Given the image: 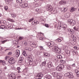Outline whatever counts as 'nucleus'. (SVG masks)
<instances>
[{"mask_svg": "<svg viewBox=\"0 0 79 79\" xmlns=\"http://www.w3.org/2000/svg\"><path fill=\"white\" fill-rule=\"evenodd\" d=\"M13 43L14 44V45H17V44H18V41H16L15 40L14 41Z\"/></svg>", "mask_w": 79, "mask_h": 79, "instance_id": "obj_31", "label": "nucleus"}, {"mask_svg": "<svg viewBox=\"0 0 79 79\" xmlns=\"http://www.w3.org/2000/svg\"><path fill=\"white\" fill-rule=\"evenodd\" d=\"M0 49H1V50H3V48H2V47L0 46Z\"/></svg>", "mask_w": 79, "mask_h": 79, "instance_id": "obj_62", "label": "nucleus"}, {"mask_svg": "<svg viewBox=\"0 0 79 79\" xmlns=\"http://www.w3.org/2000/svg\"><path fill=\"white\" fill-rule=\"evenodd\" d=\"M60 61L61 63H63V64H64V63H66V61H64V60H60Z\"/></svg>", "mask_w": 79, "mask_h": 79, "instance_id": "obj_34", "label": "nucleus"}, {"mask_svg": "<svg viewBox=\"0 0 79 79\" xmlns=\"http://www.w3.org/2000/svg\"><path fill=\"white\" fill-rule=\"evenodd\" d=\"M9 77L10 79H16V76H15V74L14 73H12V74H10L9 75Z\"/></svg>", "mask_w": 79, "mask_h": 79, "instance_id": "obj_7", "label": "nucleus"}, {"mask_svg": "<svg viewBox=\"0 0 79 79\" xmlns=\"http://www.w3.org/2000/svg\"><path fill=\"white\" fill-rule=\"evenodd\" d=\"M60 10L62 12H64H64H66V11H67V9L66 8H61Z\"/></svg>", "mask_w": 79, "mask_h": 79, "instance_id": "obj_15", "label": "nucleus"}, {"mask_svg": "<svg viewBox=\"0 0 79 79\" xmlns=\"http://www.w3.org/2000/svg\"><path fill=\"white\" fill-rule=\"evenodd\" d=\"M46 64V61H45L43 62V63L40 64V66L41 67H43L44 66H45V64Z\"/></svg>", "mask_w": 79, "mask_h": 79, "instance_id": "obj_21", "label": "nucleus"}, {"mask_svg": "<svg viewBox=\"0 0 79 79\" xmlns=\"http://www.w3.org/2000/svg\"><path fill=\"white\" fill-rule=\"evenodd\" d=\"M70 33L71 34H73L74 32V31H73V29H71V31H70Z\"/></svg>", "mask_w": 79, "mask_h": 79, "instance_id": "obj_36", "label": "nucleus"}, {"mask_svg": "<svg viewBox=\"0 0 79 79\" xmlns=\"http://www.w3.org/2000/svg\"><path fill=\"white\" fill-rule=\"evenodd\" d=\"M70 55H72V56H73L74 54H76V52L73 51V50H72L70 52Z\"/></svg>", "mask_w": 79, "mask_h": 79, "instance_id": "obj_16", "label": "nucleus"}, {"mask_svg": "<svg viewBox=\"0 0 79 79\" xmlns=\"http://www.w3.org/2000/svg\"><path fill=\"white\" fill-rule=\"evenodd\" d=\"M28 58L29 60H31L32 59V57L31 56V55H28Z\"/></svg>", "mask_w": 79, "mask_h": 79, "instance_id": "obj_39", "label": "nucleus"}, {"mask_svg": "<svg viewBox=\"0 0 79 79\" xmlns=\"http://www.w3.org/2000/svg\"><path fill=\"white\" fill-rule=\"evenodd\" d=\"M57 27L59 29H61L62 27L64 30H65L67 29V25L66 24H64L63 25L62 27V25H61L60 26H58Z\"/></svg>", "mask_w": 79, "mask_h": 79, "instance_id": "obj_5", "label": "nucleus"}, {"mask_svg": "<svg viewBox=\"0 0 79 79\" xmlns=\"http://www.w3.org/2000/svg\"><path fill=\"white\" fill-rule=\"evenodd\" d=\"M67 69H71V67L69 65L67 66Z\"/></svg>", "mask_w": 79, "mask_h": 79, "instance_id": "obj_51", "label": "nucleus"}, {"mask_svg": "<svg viewBox=\"0 0 79 79\" xmlns=\"http://www.w3.org/2000/svg\"><path fill=\"white\" fill-rule=\"evenodd\" d=\"M39 48H40V49L41 51V52H44V51L45 50V49L44 48V47H43V46H40L39 47Z\"/></svg>", "mask_w": 79, "mask_h": 79, "instance_id": "obj_17", "label": "nucleus"}, {"mask_svg": "<svg viewBox=\"0 0 79 79\" xmlns=\"http://www.w3.org/2000/svg\"><path fill=\"white\" fill-rule=\"evenodd\" d=\"M28 51H29V52H31V48H28Z\"/></svg>", "mask_w": 79, "mask_h": 79, "instance_id": "obj_58", "label": "nucleus"}, {"mask_svg": "<svg viewBox=\"0 0 79 79\" xmlns=\"http://www.w3.org/2000/svg\"><path fill=\"white\" fill-rule=\"evenodd\" d=\"M27 3H25L24 4H23L21 5L22 7H23V8H25V7H27Z\"/></svg>", "mask_w": 79, "mask_h": 79, "instance_id": "obj_22", "label": "nucleus"}, {"mask_svg": "<svg viewBox=\"0 0 79 79\" xmlns=\"http://www.w3.org/2000/svg\"><path fill=\"white\" fill-rule=\"evenodd\" d=\"M71 2V1L70 0H66L65 3H70Z\"/></svg>", "mask_w": 79, "mask_h": 79, "instance_id": "obj_40", "label": "nucleus"}, {"mask_svg": "<svg viewBox=\"0 0 79 79\" xmlns=\"http://www.w3.org/2000/svg\"><path fill=\"white\" fill-rule=\"evenodd\" d=\"M23 55L24 56H26V55H26V51H23Z\"/></svg>", "mask_w": 79, "mask_h": 79, "instance_id": "obj_32", "label": "nucleus"}, {"mask_svg": "<svg viewBox=\"0 0 79 79\" xmlns=\"http://www.w3.org/2000/svg\"><path fill=\"white\" fill-rule=\"evenodd\" d=\"M46 44H47V46L49 47H51L53 46V44H52V43L50 42L47 43Z\"/></svg>", "mask_w": 79, "mask_h": 79, "instance_id": "obj_19", "label": "nucleus"}, {"mask_svg": "<svg viewBox=\"0 0 79 79\" xmlns=\"http://www.w3.org/2000/svg\"><path fill=\"white\" fill-rule=\"evenodd\" d=\"M40 40H42L43 39V37H40Z\"/></svg>", "mask_w": 79, "mask_h": 79, "instance_id": "obj_63", "label": "nucleus"}, {"mask_svg": "<svg viewBox=\"0 0 79 79\" xmlns=\"http://www.w3.org/2000/svg\"><path fill=\"white\" fill-rule=\"evenodd\" d=\"M39 21L36 20H35L32 22V24L33 25H37L39 23Z\"/></svg>", "mask_w": 79, "mask_h": 79, "instance_id": "obj_11", "label": "nucleus"}, {"mask_svg": "<svg viewBox=\"0 0 79 79\" xmlns=\"http://www.w3.org/2000/svg\"><path fill=\"white\" fill-rule=\"evenodd\" d=\"M45 27H47V28H48L49 27V26H48V24H45Z\"/></svg>", "mask_w": 79, "mask_h": 79, "instance_id": "obj_49", "label": "nucleus"}, {"mask_svg": "<svg viewBox=\"0 0 79 79\" xmlns=\"http://www.w3.org/2000/svg\"><path fill=\"white\" fill-rule=\"evenodd\" d=\"M28 47H26L24 48V49L26 50H28Z\"/></svg>", "mask_w": 79, "mask_h": 79, "instance_id": "obj_53", "label": "nucleus"}, {"mask_svg": "<svg viewBox=\"0 0 79 79\" xmlns=\"http://www.w3.org/2000/svg\"><path fill=\"white\" fill-rule=\"evenodd\" d=\"M71 29H68V31L69 32H70V31H71Z\"/></svg>", "mask_w": 79, "mask_h": 79, "instance_id": "obj_61", "label": "nucleus"}, {"mask_svg": "<svg viewBox=\"0 0 79 79\" xmlns=\"http://www.w3.org/2000/svg\"><path fill=\"white\" fill-rule=\"evenodd\" d=\"M55 62H58V59H56L54 60Z\"/></svg>", "mask_w": 79, "mask_h": 79, "instance_id": "obj_57", "label": "nucleus"}, {"mask_svg": "<svg viewBox=\"0 0 79 79\" xmlns=\"http://www.w3.org/2000/svg\"><path fill=\"white\" fill-rule=\"evenodd\" d=\"M36 11L37 12H40L42 11V9L41 8H38L36 9Z\"/></svg>", "mask_w": 79, "mask_h": 79, "instance_id": "obj_25", "label": "nucleus"}, {"mask_svg": "<svg viewBox=\"0 0 79 79\" xmlns=\"http://www.w3.org/2000/svg\"><path fill=\"white\" fill-rule=\"evenodd\" d=\"M64 67V65L63 64H60L56 68V70L57 71H61L62 69H63Z\"/></svg>", "mask_w": 79, "mask_h": 79, "instance_id": "obj_3", "label": "nucleus"}, {"mask_svg": "<svg viewBox=\"0 0 79 79\" xmlns=\"http://www.w3.org/2000/svg\"><path fill=\"white\" fill-rule=\"evenodd\" d=\"M57 58L58 59H61L62 58H63V57H62V56L61 55H58L57 56Z\"/></svg>", "mask_w": 79, "mask_h": 79, "instance_id": "obj_27", "label": "nucleus"}, {"mask_svg": "<svg viewBox=\"0 0 79 79\" xmlns=\"http://www.w3.org/2000/svg\"><path fill=\"white\" fill-rule=\"evenodd\" d=\"M32 21H34V18H32L31 19L29 20V23H31Z\"/></svg>", "mask_w": 79, "mask_h": 79, "instance_id": "obj_38", "label": "nucleus"}, {"mask_svg": "<svg viewBox=\"0 0 79 79\" xmlns=\"http://www.w3.org/2000/svg\"><path fill=\"white\" fill-rule=\"evenodd\" d=\"M8 62L10 64H14V63H15V59H14L13 58L11 57L9 59Z\"/></svg>", "mask_w": 79, "mask_h": 79, "instance_id": "obj_4", "label": "nucleus"}, {"mask_svg": "<svg viewBox=\"0 0 79 79\" xmlns=\"http://www.w3.org/2000/svg\"><path fill=\"white\" fill-rule=\"evenodd\" d=\"M73 20V19H69L68 21V23L69 24H70L71 22H72V21Z\"/></svg>", "mask_w": 79, "mask_h": 79, "instance_id": "obj_26", "label": "nucleus"}, {"mask_svg": "<svg viewBox=\"0 0 79 79\" xmlns=\"http://www.w3.org/2000/svg\"><path fill=\"white\" fill-rule=\"evenodd\" d=\"M66 3V2L64 1H61L60 2L59 4L60 5H64Z\"/></svg>", "mask_w": 79, "mask_h": 79, "instance_id": "obj_20", "label": "nucleus"}, {"mask_svg": "<svg viewBox=\"0 0 79 79\" xmlns=\"http://www.w3.org/2000/svg\"><path fill=\"white\" fill-rule=\"evenodd\" d=\"M73 29L75 31H77V28L76 27H74Z\"/></svg>", "mask_w": 79, "mask_h": 79, "instance_id": "obj_47", "label": "nucleus"}, {"mask_svg": "<svg viewBox=\"0 0 79 79\" xmlns=\"http://www.w3.org/2000/svg\"><path fill=\"white\" fill-rule=\"evenodd\" d=\"M19 55L20 54H16L15 55L16 57H17V58L19 57Z\"/></svg>", "mask_w": 79, "mask_h": 79, "instance_id": "obj_50", "label": "nucleus"}, {"mask_svg": "<svg viewBox=\"0 0 79 79\" xmlns=\"http://www.w3.org/2000/svg\"><path fill=\"white\" fill-rule=\"evenodd\" d=\"M7 42V40H3V41H2V44H5V42Z\"/></svg>", "mask_w": 79, "mask_h": 79, "instance_id": "obj_45", "label": "nucleus"}, {"mask_svg": "<svg viewBox=\"0 0 79 79\" xmlns=\"http://www.w3.org/2000/svg\"><path fill=\"white\" fill-rule=\"evenodd\" d=\"M48 68H51L52 66V63L51 62H49L48 63Z\"/></svg>", "mask_w": 79, "mask_h": 79, "instance_id": "obj_23", "label": "nucleus"}, {"mask_svg": "<svg viewBox=\"0 0 79 79\" xmlns=\"http://www.w3.org/2000/svg\"><path fill=\"white\" fill-rule=\"evenodd\" d=\"M77 10V9L76 8H75L73 7H72L71 8V10H70V12H74V11H75L76 10Z\"/></svg>", "mask_w": 79, "mask_h": 79, "instance_id": "obj_14", "label": "nucleus"}, {"mask_svg": "<svg viewBox=\"0 0 79 79\" xmlns=\"http://www.w3.org/2000/svg\"><path fill=\"white\" fill-rule=\"evenodd\" d=\"M4 8L6 11L8 9V7L6 6H4Z\"/></svg>", "mask_w": 79, "mask_h": 79, "instance_id": "obj_33", "label": "nucleus"}, {"mask_svg": "<svg viewBox=\"0 0 79 79\" xmlns=\"http://www.w3.org/2000/svg\"><path fill=\"white\" fill-rule=\"evenodd\" d=\"M76 24V21L74 20H72V22H71V23L70 24L72 26H74Z\"/></svg>", "mask_w": 79, "mask_h": 79, "instance_id": "obj_12", "label": "nucleus"}, {"mask_svg": "<svg viewBox=\"0 0 79 79\" xmlns=\"http://www.w3.org/2000/svg\"><path fill=\"white\" fill-rule=\"evenodd\" d=\"M72 37L73 38V40H76V36H75L74 35H72Z\"/></svg>", "mask_w": 79, "mask_h": 79, "instance_id": "obj_37", "label": "nucleus"}, {"mask_svg": "<svg viewBox=\"0 0 79 79\" xmlns=\"http://www.w3.org/2000/svg\"><path fill=\"white\" fill-rule=\"evenodd\" d=\"M10 1H11V0H7L6 1L8 3H10Z\"/></svg>", "mask_w": 79, "mask_h": 79, "instance_id": "obj_55", "label": "nucleus"}, {"mask_svg": "<svg viewBox=\"0 0 79 79\" xmlns=\"http://www.w3.org/2000/svg\"><path fill=\"white\" fill-rule=\"evenodd\" d=\"M73 48H74V49H75V50H76V49H77V47H74Z\"/></svg>", "mask_w": 79, "mask_h": 79, "instance_id": "obj_64", "label": "nucleus"}, {"mask_svg": "<svg viewBox=\"0 0 79 79\" xmlns=\"http://www.w3.org/2000/svg\"><path fill=\"white\" fill-rule=\"evenodd\" d=\"M47 10L49 11H51L53 10V8L51 6H49L47 7Z\"/></svg>", "mask_w": 79, "mask_h": 79, "instance_id": "obj_8", "label": "nucleus"}, {"mask_svg": "<svg viewBox=\"0 0 79 79\" xmlns=\"http://www.w3.org/2000/svg\"><path fill=\"white\" fill-rule=\"evenodd\" d=\"M9 21H10V22H15L14 21V20H13L11 19H9Z\"/></svg>", "mask_w": 79, "mask_h": 79, "instance_id": "obj_44", "label": "nucleus"}, {"mask_svg": "<svg viewBox=\"0 0 79 79\" xmlns=\"http://www.w3.org/2000/svg\"><path fill=\"white\" fill-rule=\"evenodd\" d=\"M2 63L3 65H5V64H6V62H5V60H2Z\"/></svg>", "mask_w": 79, "mask_h": 79, "instance_id": "obj_35", "label": "nucleus"}, {"mask_svg": "<svg viewBox=\"0 0 79 79\" xmlns=\"http://www.w3.org/2000/svg\"><path fill=\"white\" fill-rule=\"evenodd\" d=\"M12 54V53L11 52H9L8 53V55H11Z\"/></svg>", "mask_w": 79, "mask_h": 79, "instance_id": "obj_52", "label": "nucleus"}, {"mask_svg": "<svg viewBox=\"0 0 79 79\" xmlns=\"http://www.w3.org/2000/svg\"><path fill=\"white\" fill-rule=\"evenodd\" d=\"M72 66L75 67V66H76V64H73L72 65Z\"/></svg>", "mask_w": 79, "mask_h": 79, "instance_id": "obj_56", "label": "nucleus"}, {"mask_svg": "<svg viewBox=\"0 0 79 79\" xmlns=\"http://www.w3.org/2000/svg\"><path fill=\"white\" fill-rule=\"evenodd\" d=\"M44 55L45 56L47 57H48V56L49 54L47 53H45V52H44Z\"/></svg>", "mask_w": 79, "mask_h": 79, "instance_id": "obj_42", "label": "nucleus"}, {"mask_svg": "<svg viewBox=\"0 0 79 79\" xmlns=\"http://www.w3.org/2000/svg\"><path fill=\"white\" fill-rule=\"evenodd\" d=\"M8 27H10L11 29L12 28V27H12V26H10V25H8Z\"/></svg>", "mask_w": 79, "mask_h": 79, "instance_id": "obj_59", "label": "nucleus"}, {"mask_svg": "<svg viewBox=\"0 0 79 79\" xmlns=\"http://www.w3.org/2000/svg\"><path fill=\"white\" fill-rule=\"evenodd\" d=\"M3 26H0V29H3V27H2Z\"/></svg>", "mask_w": 79, "mask_h": 79, "instance_id": "obj_60", "label": "nucleus"}, {"mask_svg": "<svg viewBox=\"0 0 79 79\" xmlns=\"http://www.w3.org/2000/svg\"><path fill=\"white\" fill-rule=\"evenodd\" d=\"M19 40H23V39H24V38L23 37H19Z\"/></svg>", "mask_w": 79, "mask_h": 79, "instance_id": "obj_46", "label": "nucleus"}, {"mask_svg": "<svg viewBox=\"0 0 79 79\" xmlns=\"http://www.w3.org/2000/svg\"><path fill=\"white\" fill-rule=\"evenodd\" d=\"M62 40H63V39H57V42H61Z\"/></svg>", "mask_w": 79, "mask_h": 79, "instance_id": "obj_41", "label": "nucleus"}, {"mask_svg": "<svg viewBox=\"0 0 79 79\" xmlns=\"http://www.w3.org/2000/svg\"><path fill=\"white\" fill-rule=\"evenodd\" d=\"M45 78H46V79H52V76L49 75L45 76Z\"/></svg>", "mask_w": 79, "mask_h": 79, "instance_id": "obj_18", "label": "nucleus"}, {"mask_svg": "<svg viewBox=\"0 0 79 79\" xmlns=\"http://www.w3.org/2000/svg\"><path fill=\"white\" fill-rule=\"evenodd\" d=\"M75 73L77 74V77H79V71H78L77 70H75Z\"/></svg>", "mask_w": 79, "mask_h": 79, "instance_id": "obj_24", "label": "nucleus"}, {"mask_svg": "<svg viewBox=\"0 0 79 79\" xmlns=\"http://www.w3.org/2000/svg\"><path fill=\"white\" fill-rule=\"evenodd\" d=\"M31 46L32 47L35 48L37 47V44L35 43H31Z\"/></svg>", "mask_w": 79, "mask_h": 79, "instance_id": "obj_10", "label": "nucleus"}, {"mask_svg": "<svg viewBox=\"0 0 79 79\" xmlns=\"http://www.w3.org/2000/svg\"><path fill=\"white\" fill-rule=\"evenodd\" d=\"M65 52L68 55H70V51L69 50H66L65 51Z\"/></svg>", "mask_w": 79, "mask_h": 79, "instance_id": "obj_28", "label": "nucleus"}, {"mask_svg": "<svg viewBox=\"0 0 79 79\" xmlns=\"http://www.w3.org/2000/svg\"><path fill=\"white\" fill-rule=\"evenodd\" d=\"M24 0H18V2L20 3H21L22 2H23V1Z\"/></svg>", "mask_w": 79, "mask_h": 79, "instance_id": "obj_43", "label": "nucleus"}, {"mask_svg": "<svg viewBox=\"0 0 79 79\" xmlns=\"http://www.w3.org/2000/svg\"><path fill=\"white\" fill-rule=\"evenodd\" d=\"M17 70H19H19H20V69H21V68L19 67H18L17 68Z\"/></svg>", "mask_w": 79, "mask_h": 79, "instance_id": "obj_54", "label": "nucleus"}, {"mask_svg": "<svg viewBox=\"0 0 79 79\" xmlns=\"http://www.w3.org/2000/svg\"><path fill=\"white\" fill-rule=\"evenodd\" d=\"M12 17H13V18H15L16 16V14H10Z\"/></svg>", "mask_w": 79, "mask_h": 79, "instance_id": "obj_30", "label": "nucleus"}, {"mask_svg": "<svg viewBox=\"0 0 79 79\" xmlns=\"http://www.w3.org/2000/svg\"><path fill=\"white\" fill-rule=\"evenodd\" d=\"M32 64V61L31 60H30L29 64L30 65H31V64Z\"/></svg>", "mask_w": 79, "mask_h": 79, "instance_id": "obj_48", "label": "nucleus"}, {"mask_svg": "<svg viewBox=\"0 0 79 79\" xmlns=\"http://www.w3.org/2000/svg\"><path fill=\"white\" fill-rule=\"evenodd\" d=\"M23 59H24V58L22 56H20L19 60V62L20 63H22L23 61Z\"/></svg>", "mask_w": 79, "mask_h": 79, "instance_id": "obj_13", "label": "nucleus"}, {"mask_svg": "<svg viewBox=\"0 0 79 79\" xmlns=\"http://www.w3.org/2000/svg\"><path fill=\"white\" fill-rule=\"evenodd\" d=\"M52 51L56 53H57L58 54H60L61 53V50L60 49L56 46H54L52 47Z\"/></svg>", "mask_w": 79, "mask_h": 79, "instance_id": "obj_1", "label": "nucleus"}, {"mask_svg": "<svg viewBox=\"0 0 79 79\" xmlns=\"http://www.w3.org/2000/svg\"><path fill=\"white\" fill-rule=\"evenodd\" d=\"M15 53L16 54H19L20 55V51L19 50H16L15 52Z\"/></svg>", "mask_w": 79, "mask_h": 79, "instance_id": "obj_29", "label": "nucleus"}, {"mask_svg": "<svg viewBox=\"0 0 79 79\" xmlns=\"http://www.w3.org/2000/svg\"><path fill=\"white\" fill-rule=\"evenodd\" d=\"M52 75L54 77H56L58 79H60V78H61V77H62L61 74L55 72L52 73Z\"/></svg>", "mask_w": 79, "mask_h": 79, "instance_id": "obj_2", "label": "nucleus"}, {"mask_svg": "<svg viewBox=\"0 0 79 79\" xmlns=\"http://www.w3.org/2000/svg\"><path fill=\"white\" fill-rule=\"evenodd\" d=\"M65 77H71L73 76V73L71 72H69L66 73L64 74Z\"/></svg>", "mask_w": 79, "mask_h": 79, "instance_id": "obj_6", "label": "nucleus"}, {"mask_svg": "<svg viewBox=\"0 0 79 79\" xmlns=\"http://www.w3.org/2000/svg\"><path fill=\"white\" fill-rule=\"evenodd\" d=\"M43 74L42 73H40L38 74L37 75V77H38L37 79H41L42 77H43Z\"/></svg>", "mask_w": 79, "mask_h": 79, "instance_id": "obj_9", "label": "nucleus"}]
</instances>
